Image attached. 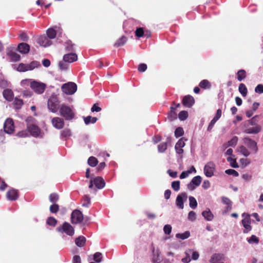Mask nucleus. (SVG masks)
Masks as SVG:
<instances>
[{
  "mask_svg": "<svg viewBox=\"0 0 263 263\" xmlns=\"http://www.w3.org/2000/svg\"><path fill=\"white\" fill-rule=\"evenodd\" d=\"M22 85H29L31 89L37 94H42L46 87V85L42 82H38L32 79L24 80L21 82Z\"/></svg>",
  "mask_w": 263,
  "mask_h": 263,
  "instance_id": "1",
  "label": "nucleus"
},
{
  "mask_svg": "<svg viewBox=\"0 0 263 263\" xmlns=\"http://www.w3.org/2000/svg\"><path fill=\"white\" fill-rule=\"evenodd\" d=\"M60 115L66 120H71L74 118L75 114L69 106L62 104L59 107Z\"/></svg>",
  "mask_w": 263,
  "mask_h": 263,
  "instance_id": "2",
  "label": "nucleus"
},
{
  "mask_svg": "<svg viewBox=\"0 0 263 263\" xmlns=\"http://www.w3.org/2000/svg\"><path fill=\"white\" fill-rule=\"evenodd\" d=\"M184 254L185 256L181 259V261L183 263H189L192 260H197L199 257L198 252L193 249H187Z\"/></svg>",
  "mask_w": 263,
  "mask_h": 263,
  "instance_id": "3",
  "label": "nucleus"
},
{
  "mask_svg": "<svg viewBox=\"0 0 263 263\" xmlns=\"http://www.w3.org/2000/svg\"><path fill=\"white\" fill-rule=\"evenodd\" d=\"M59 99L55 95H52L47 102V107L49 110L55 113L59 109Z\"/></svg>",
  "mask_w": 263,
  "mask_h": 263,
  "instance_id": "4",
  "label": "nucleus"
},
{
  "mask_svg": "<svg viewBox=\"0 0 263 263\" xmlns=\"http://www.w3.org/2000/svg\"><path fill=\"white\" fill-rule=\"evenodd\" d=\"M39 66H40V63L35 61L27 64L20 63L16 68V70L20 72H26L29 70H32Z\"/></svg>",
  "mask_w": 263,
  "mask_h": 263,
  "instance_id": "5",
  "label": "nucleus"
},
{
  "mask_svg": "<svg viewBox=\"0 0 263 263\" xmlns=\"http://www.w3.org/2000/svg\"><path fill=\"white\" fill-rule=\"evenodd\" d=\"M61 89L62 91L66 95H71L74 94L77 89V85L73 82H68L64 84Z\"/></svg>",
  "mask_w": 263,
  "mask_h": 263,
  "instance_id": "6",
  "label": "nucleus"
},
{
  "mask_svg": "<svg viewBox=\"0 0 263 263\" xmlns=\"http://www.w3.org/2000/svg\"><path fill=\"white\" fill-rule=\"evenodd\" d=\"M57 231L60 233H65L69 236H72L74 233V228L68 222H64L62 227L57 228Z\"/></svg>",
  "mask_w": 263,
  "mask_h": 263,
  "instance_id": "7",
  "label": "nucleus"
},
{
  "mask_svg": "<svg viewBox=\"0 0 263 263\" xmlns=\"http://www.w3.org/2000/svg\"><path fill=\"white\" fill-rule=\"evenodd\" d=\"M242 216L243 217V219L242 220L241 222L245 228L243 232L247 233L252 230L250 216L249 214L243 213Z\"/></svg>",
  "mask_w": 263,
  "mask_h": 263,
  "instance_id": "8",
  "label": "nucleus"
},
{
  "mask_svg": "<svg viewBox=\"0 0 263 263\" xmlns=\"http://www.w3.org/2000/svg\"><path fill=\"white\" fill-rule=\"evenodd\" d=\"M71 222L73 224H77L82 221L83 215L82 212L78 210L72 212L71 215Z\"/></svg>",
  "mask_w": 263,
  "mask_h": 263,
  "instance_id": "9",
  "label": "nucleus"
},
{
  "mask_svg": "<svg viewBox=\"0 0 263 263\" xmlns=\"http://www.w3.org/2000/svg\"><path fill=\"white\" fill-rule=\"evenodd\" d=\"M215 170V165L213 162H209L204 167V173L208 177H211L214 175Z\"/></svg>",
  "mask_w": 263,
  "mask_h": 263,
  "instance_id": "10",
  "label": "nucleus"
},
{
  "mask_svg": "<svg viewBox=\"0 0 263 263\" xmlns=\"http://www.w3.org/2000/svg\"><path fill=\"white\" fill-rule=\"evenodd\" d=\"M187 198V195L185 193H182L180 194H179L176 200V206L180 209H183L184 208V202L186 201Z\"/></svg>",
  "mask_w": 263,
  "mask_h": 263,
  "instance_id": "11",
  "label": "nucleus"
},
{
  "mask_svg": "<svg viewBox=\"0 0 263 263\" xmlns=\"http://www.w3.org/2000/svg\"><path fill=\"white\" fill-rule=\"evenodd\" d=\"M4 128L5 132L9 134H12L14 129L13 122L11 119H7L4 125Z\"/></svg>",
  "mask_w": 263,
  "mask_h": 263,
  "instance_id": "12",
  "label": "nucleus"
},
{
  "mask_svg": "<svg viewBox=\"0 0 263 263\" xmlns=\"http://www.w3.org/2000/svg\"><path fill=\"white\" fill-rule=\"evenodd\" d=\"M37 43L45 47H48L51 44V41L45 35L40 36L37 39Z\"/></svg>",
  "mask_w": 263,
  "mask_h": 263,
  "instance_id": "13",
  "label": "nucleus"
},
{
  "mask_svg": "<svg viewBox=\"0 0 263 263\" xmlns=\"http://www.w3.org/2000/svg\"><path fill=\"white\" fill-rule=\"evenodd\" d=\"M245 143L253 151L256 153L258 151L257 147V143L254 141L249 138H245L244 139Z\"/></svg>",
  "mask_w": 263,
  "mask_h": 263,
  "instance_id": "14",
  "label": "nucleus"
},
{
  "mask_svg": "<svg viewBox=\"0 0 263 263\" xmlns=\"http://www.w3.org/2000/svg\"><path fill=\"white\" fill-rule=\"evenodd\" d=\"M53 126L57 129H61L64 127V121L63 119L59 117H54L52 119Z\"/></svg>",
  "mask_w": 263,
  "mask_h": 263,
  "instance_id": "15",
  "label": "nucleus"
},
{
  "mask_svg": "<svg viewBox=\"0 0 263 263\" xmlns=\"http://www.w3.org/2000/svg\"><path fill=\"white\" fill-rule=\"evenodd\" d=\"M28 128L32 135L34 137H37L40 135L41 131L40 128L35 124H30L28 126Z\"/></svg>",
  "mask_w": 263,
  "mask_h": 263,
  "instance_id": "16",
  "label": "nucleus"
},
{
  "mask_svg": "<svg viewBox=\"0 0 263 263\" xmlns=\"http://www.w3.org/2000/svg\"><path fill=\"white\" fill-rule=\"evenodd\" d=\"M224 257L223 255L220 254H215L213 255L211 259V263H221L224 261Z\"/></svg>",
  "mask_w": 263,
  "mask_h": 263,
  "instance_id": "17",
  "label": "nucleus"
},
{
  "mask_svg": "<svg viewBox=\"0 0 263 263\" xmlns=\"http://www.w3.org/2000/svg\"><path fill=\"white\" fill-rule=\"evenodd\" d=\"M194 102L193 97L189 95L185 96L182 100L183 105L188 107H191L194 104Z\"/></svg>",
  "mask_w": 263,
  "mask_h": 263,
  "instance_id": "18",
  "label": "nucleus"
},
{
  "mask_svg": "<svg viewBox=\"0 0 263 263\" xmlns=\"http://www.w3.org/2000/svg\"><path fill=\"white\" fill-rule=\"evenodd\" d=\"M185 143L182 138H181L178 140L175 145V150L177 154H181L183 152L182 148L184 146Z\"/></svg>",
  "mask_w": 263,
  "mask_h": 263,
  "instance_id": "19",
  "label": "nucleus"
},
{
  "mask_svg": "<svg viewBox=\"0 0 263 263\" xmlns=\"http://www.w3.org/2000/svg\"><path fill=\"white\" fill-rule=\"evenodd\" d=\"M18 50L23 54L28 53L30 50V46L27 43H22L18 44Z\"/></svg>",
  "mask_w": 263,
  "mask_h": 263,
  "instance_id": "20",
  "label": "nucleus"
},
{
  "mask_svg": "<svg viewBox=\"0 0 263 263\" xmlns=\"http://www.w3.org/2000/svg\"><path fill=\"white\" fill-rule=\"evenodd\" d=\"M221 116V110L220 109H218L217 111L216 114L214 117V118L211 120V122L209 124V125L208 127V130H210L213 128V126L214 125L216 122L220 118Z\"/></svg>",
  "mask_w": 263,
  "mask_h": 263,
  "instance_id": "21",
  "label": "nucleus"
},
{
  "mask_svg": "<svg viewBox=\"0 0 263 263\" xmlns=\"http://www.w3.org/2000/svg\"><path fill=\"white\" fill-rule=\"evenodd\" d=\"M93 180L94 184L98 189H101L104 187L105 183L102 178L97 177L93 178Z\"/></svg>",
  "mask_w": 263,
  "mask_h": 263,
  "instance_id": "22",
  "label": "nucleus"
},
{
  "mask_svg": "<svg viewBox=\"0 0 263 263\" xmlns=\"http://www.w3.org/2000/svg\"><path fill=\"white\" fill-rule=\"evenodd\" d=\"M78 59L77 55L76 53H70L65 54L63 57L64 62L71 63L77 61Z\"/></svg>",
  "mask_w": 263,
  "mask_h": 263,
  "instance_id": "23",
  "label": "nucleus"
},
{
  "mask_svg": "<svg viewBox=\"0 0 263 263\" xmlns=\"http://www.w3.org/2000/svg\"><path fill=\"white\" fill-rule=\"evenodd\" d=\"M202 215L207 221H212L214 218V215L209 209H206L202 212Z\"/></svg>",
  "mask_w": 263,
  "mask_h": 263,
  "instance_id": "24",
  "label": "nucleus"
},
{
  "mask_svg": "<svg viewBox=\"0 0 263 263\" xmlns=\"http://www.w3.org/2000/svg\"><path fill=\"white\" fill-rule=\"evenodd\" d=\"M7 197L10 200H16L17 198V191L14 189L9 191L7 193Z\"/></svg>",
  "mask_w": 263,
  "mask_h": 263,
  "instance_id": "25",
  "label": "nucleus"
},
{
  "mask_svg": "<svg viewBox=\"0 0 263 263\" xmlns=\"http://www.w3.org/2000/svg\"><path fill=\"white\" fill-rule=\"evenodd\" d=\"M260 127L257 125L253 127H247L245 132L247 134H257L260 131Z\"/></svg>",
  "mask_w": 263,
  "mask_h": 263,
  "instance_id": "26",
  "label": "nucleus"
},
{
  "mask_svg": "<svg viewBox=\"0 0 263 263\" xmlns=\"http://www.w3.org/2000/svg\"><path fill=\"white\" fill-rule=\"evenodd\" d=\"M238 141V138L236 136L233 137L230 141H228L227 144H224L223 146L224 148L228 146H235Z\"/></svg>",
  "mask_w": 263,
  "mask_h": 263,
  "instance_id": "27",
  "label": "nucleus"
},
{
  "mask_svg": "<svg viewBox=\"0 0 263 263\" xmlns=\"http://www.w3.org/2000/svg\"><path fill=\"white\" fill-rule=\"evenodd\" d=\"M86 242V238L83 236H79L75 240L76 245L79 247L84 246Z\"/></svg>",
  "mask_w": 263,
  "mask_h": 263,
  "instance_id": "28",
  "label": "nucleus"
},
{
  "mask_svg": "<svg viewBox=\"0 0 263 263\" xmlns=\"http://www.w3.org/2000/svg\"><path fill=\"white\" fill-rule=\"evenodd\" d=\"M4 97L8 101H11L12 99L13 92L10 89H6L3 91Z\"/></svg>",
  "mask_w": 263,
  "mask_h": 263,
  "instance_id": "29",
  "label": "nucleus"
},
{
  "mask_svg": "<svg viewBox=\"0 0 263 263\" xmlns=\"http://www.w3.org/2000/svg\"><path fill=\"white\" fill-rule=\"evenodd\" d=\"M238 90L243 97H246L247 96L248 90L244 84L241 83L239 84Z\"/></svg>",
  "mask_w": 263,
  "mask_h": 263,
  "instance_id": "30",
  "label": "nucleus"
},
{
  "mask_svg": "<svg viewBox=\"0 0 263 263\" xmlns=\"http://www.w3.org/2000/svg\"><path fill=\"white\" fill-rule=\"evenodd\" d=\"M238 151L245 157H247L250 155L249 151L243 145L238 147Z\"/></svg>",
  "mask_w": 263,
  "mask_h": 263,
  "instance_id": "31",
  "label": "nucleus"
},
{
  "mask_svg": "<svg viewBox=\"0 0 263 263\" xmlns=\"http://www.w3.org/2000/svg\"><path fill=\"white\" fill-rule=\"evenodd\" d=\"M126 42V38L123 36L115 43L114 46L118 47L123 46Z\"/></svg>",
  "mask_w": 263,
  "mask_h": 263,
  "instance_id": "32",
  "label": "nucleus"
},
{
  "mask_svg": "<svg viewBox=\"0 0 263 263\" xmlns=\"http://www.w3.org/2000/svg\"><path fill=\"white\" fill-rule=\"evenodd\" d=\"M47 35L50 39H53L56 36V31L53 28H49L47 30Z\"/></svg>",
  "mask_w": 263,
  "mask_h": 263,
  "instance_id": "33",
  "label": "nucleus"
},
{
  "mask_svg": "<svg viewBox=\"0 0 263 263\" xmlns=\"http://www.w3.org/2000/svg\"><path fill=\"white\" fill-rule=\"evenodd\" d=\"M189 205L193 209H195L197 206L196 199L192 196L189 197Z\"/></svg>",
  "mask_w": 263,
  "mask_h": 263,
  "instance_id": "34",
  "label": "nucleus"
},
{
  "mask_svg": "<svg viewBox=\"0 0 263 263\" xmlns=\"http://www.w3.org/2000/svg\"><path fill=\"white\" fill-rule=\"evenodd\" d=\"M9 55L11 60L14 62H16L20 60V55L16 52H11Z\"/></svg>",
  "mask_w": 263,
  "mask_h": 263,
  "instance_id": "35",
  "label": "nucleus"
},
{
  "mask_svg": "<svg viewBox=\"0 0 263 263\" xmlns=\"http://www.w3.org/2000/svg\"><path fill=\"white\" fill-rule=\"evenodd\" d=\"M237 79L239 81H241L246 77V72L244 70H239L237 73Z\"/></svg>",
  "mask_w": 263,
  "mask_h": 263,
  "instance_id": "36",
  "label": "nucleus"
},
{
  "mask_svg": "<svg viewBox=\"0 0 263 263\" xmlns=\"http://www.w3.org/2000/svg\"><path fill=\"white\" fill-rule=\"evenodd\" d=\"M190 235V232L188 231H186L184 233H182V234H180V233L177 234L176 235V237L177 238H180V239L183 240V239L189 238Z\"/></svg>",
  "mask_w": 263,
  "mask_h": 263,
  "instance_id": "37",
  "label": "nucleus"
},
{
  "mask_svg": "<svg viewBox=\"0 0 263 263\" xmlns=\"http://www.w3.org/2000/svg\"><path fill=\"white\" fill-rule=\"evenodd\" d=\"M201 180L202 178L200 176H197L194 177L191 182L195 184L196 186H198L201 182Z\"/></svg>",
  "mask_w": 263,
  "mask_h": 263,
  "instance_id": "38",
  "label": "nucleus"
},
{
  "mask_svg": "<svg viewBox=\"0 0 263 263\" xmlns=\"http://www.w3.org/2000/svg\"><path fill=\"white\" fill-rule=\"evenodd\" d=\"M171 110L168 115V118L170 120H173L177 118V115L175 111V108L173 107H171Z\"/></svg>",
  "mask_w": 263,
  "mask_h": 263,
  "instance_id": "39",
  "label": "nucleus"
},
{
  "mask_svg": "<svg viewBox=\"0 0 263 263\" xmlns=\"http://www.w3.org/2000/svg\"><path fill=\"white\" fill-rule=\"evenodd\" d=\"M97 120L96 117H91V116H88L84 118V122L86 124H88L90 123H95Z\"/></svg>",
  "mask_w": 263,
  "mask_h": 263,
  "instance_id": "40",
  "label": "nucleus"
},
{
  "mask_svg": "<svg viewBox=\"0 0 263 263\" xmlns=\"http://www.w3.org/2000/svg\"><path fill=\"white\" fill-rule=\"evenodd\" d=\"M227 161L230 162L231 166L232 167L234 168H237L238 167V165L237 164L236 160L232 157H228L227 158Z\"/></svg>",
  "mask_w": 263,
  "mask_h": 263,
  "instance_id": "41",
  "label": "nucleus"
},
{
  "mask_svg": "<svg viewBox=\"0 0 263 263\" xmlns=\"http://www.w3.org/2000/svg\"><path fill=\"white\" fill-rule=\"evenodd\" d=\"M90 203V198L87 195L84 196L83 198L82 206L88 207Z\"/></svg>",
  "mask_w": 263,
  "mask_h": 263,
  "instance_id": "42",
  "label": "nucleus"
},
{
  "mask_svg": "<svg viewBox=\"0 0 263 263\" xmlns=\"http://www.w3.org/2000/svg\"><path fill=\"white\" fill-rule=\"evenodd\" d=\"M88 163L91 166L94 167L98 163L97 159L94 157H90L88 160Z\"/></svg>",
  "mask_w": 263,
  "mask_h": 263,
  "instance_id": "43",
  "label": "nucleus"
},
{
  "mask_svg": "<svg viewBox=\"0 0 263 263\" xmlns=\"http://www.w3.org/2000/svg\"><path fill=\"white\" fill-rule=\"evenodd\" d=\"M187 117L188 113L186 111H181L179 112L178 115V118L181 121L185 120L187 118Z\"/></svg>",
  "mask_w": 263,
  "mask_h": 263,
  "instance_id": "44",
  "label": "nucleus"
},
{
  "mask_svg": "<svg viewBox=\"0 0 263 263\" xmlns=\"http://www.w3.org/2000/svg\"><path fill=\"white\" fill-rule=\"evenodd\" d=\"M59 200V196L58 194L53 193L51 194L49 196V200L51 202L55 203Z\"/></svg>",
  "mask_w": 263,
  "mask_h": 263,
  "instance_id": "45",
  "label": "nucleus"
},
{
  "mask_svg": "<svg viewBox=\"0 0 263 263\" xmlns=\"http://www.w3.org/2000/svg\"><path fill=\"white\" fill-rule=\"evenodd\" d=\"M23 101L17 98H15L13 102L16 109H20L23 105Z\"/></svg>",
  "mask_w": 263,
  "mask_h": 263,
  "instance_id": "46",
  "label": "nucleus"
},
{
  "mask_svg": "<svg viewBox=\"0 0 263 263\" xmlns=\"http://www.w3.org/2000/svg\"><path fill=\"white\" fill-rule=\"evenodd\" d=\"M248 242L250 244H257L259 242V239L255 235H253L249 239H248Z\"/></svg>",
  "mask_w": 263,
  "mask_h": 263,
  "instance_id": "47",
  "label": "nucleus"
},
{
  "mask_svg": "<svg viewBox=\"0 0 263 263\" xmlns=\"http://www.w3.org/2000/svg\"><path fill=\"white\" fill-rule=\"evenodd\" d=\"M158 151L160 153L164 152L167 148V143L163 142L158 146Z\"/></svg>",
  "mask_w": 263,
  "mask_h": 263,
  "instance_id": "48",
  "label": "nucleus"
},
{
  "mask_svg": "<svg viewBox=\"0 0 263 263\" xmlns=\"http://www.w3.org/2000/svg\"><path fill=\"white\" fill-rule=\"evenodd\" d=\"M172 187L175 191H178L180 189V181H175L172 183Z\"/></svg>",
  "mask_w": 263,
  "mask_h": 263,
  "instance_id": "49",
  "label": "nucleus"
},
{
  "mask_svg": "<svg viewBox=\"0 0 263 263\" xmlns=\"http://www.w3.org/2000/svg\"><path fill=\"white\" fill-rule=\"evenodd\" d=\"M93 259L98 263L102 261V254L100 252L96 253L93 255Z\"/></svg>",
  "mask_w": 263,
  "mask_h": 263,
  "instance_id": "50",
  "label": "nucleus"
},
{
  "mask_svg": "<svg viewBox=\"0 0 263 263\" xmlns=\"http://www.w3.org/2000/svg\"><path fill=\"white\" fill-rule=\"evenodd\" d=\"M199 86L200 87H201L202 88H206L207 87H210V82L206 80H202L200 82V83L199 84Z\"/></svg>",
  "mask_w": 263,
  "mask_h": 263,
  "instance_id": "51",
  "label": "nucleus"
},
{
  "mask_svg": "<svg viewBox=\"0 0 263 263\" xmlns=\"http://www.w3.org/2000/svg\"><path fill=\"white\" fill-rule=\"evenodd\" d=\"M50 211L52 213H57L59 210V206L58 204L53 203L50 206Z\"/></svg>",
  "mask_w": 263,
  "mask_h": 263,
  "instance_id": "52",
  "label": "nucleus"
},
{
  "mask_svg": "<svg viewBox=\"0 0 263 263\" xmlns=\"http://www.w3.org/2000/svg\"><path fill=\"white\" fill-rule=\"evenodd\" d=\"M183 134V130L182 127H178L176 128L175 132V136L178 138L181 136Z\"/></svg>",
  "mask_w": 263,
  "mask_h": 263,
  "instance_id": "53",
  "label": "nucleus"
},
{
  "mask_svg": "<svg viewBox=\"0 0 263 263\" xmlns=\"http://www.w3.org/2000/svg\"><path fill=\"white\" fill-rule=\"evenodd\" d=\"M163 231L165 234L169 235L172 232V227L170 224H166L163 227Z\"/></svg>",
  "mask_w": 263,
  "mask_h": 263,
  "instance_id": "54",
  "label": "nucleus"
},
{
  "mask_svg": "<svg viewBox=\"0 0 263 263\" xmlns=\"http://www.w3.org/2000/svg\"><path fill=\"white\" fill-rule=\"evenodd\" d=\"M225 173L227 174L232 175L234 176H238V175H239L237 171H236L235 170H233V169L227 170H226Z\"/></svg>",
  "mask_w": 263,
  "mask_h": 263,
  "instance_id": "55",
  "label": "nucleus"
},
{
  "mask_svg": "<svg viewBox=\"0 0 263 263\" xmlns=\"http://www.w3.org/2000/svg\"><path fill=\"white\" fill-rule=\"evenodd\" d=\"M196 218V213L194 211H191L188 214V219L191 221L195 220Z\"/></svg>",
  "mask_w": 263,
  "mask_h": 263,
  "instance_id": "56",
  "label": "nucleus"
},
{
  "mask_svg": "<svg viewBox=\"0 0 263 263\" xmlns=\"http://www.w3.org/2000/svg\"><path fill=\"white\" fill-rule=\"evenodd\" d=\"M61 135L63 137L67 138L71 135L70 130L68 129H65L61 132Z\"/></svg>",
  "mask_w": 263,
  "mask_h": 263,
  "instance_id": "57",
  "label": "nucleus"
},
{
  "mask_svg": "<svg viewBox=\"0 0 263 263\" xmlns=\"http://www.w3.org/2000/svg\"><path fill=\"white\" fill-rule=\"evenodd\" d=\"M48 224L52 226H54L57 223V220L53 217H49L47 220Z\"/></svg>",
  "mask_w": 263,
  "mask_h": 263,
  "instance_id": "58",
  "label": "nucleus"
},
{
  "mask_svg": "<svg viewBox=\"0 0 263 263\" xmlns=\"http://www.w3.org/2000/svg\"><path fill=\"white\" fill-rule=\"evenodd\" d=\"M19 36L23 41L27 42L29 40V36L25 32H22L20 34Z\"/></svg>",
  "mask_w": 263,
  "mask_h": 263,
  "instance_id": "59",
  "label": "nucleus"
},
{
  "mask_svg": "<svg viewBox=\"0 0 263 263\" xmlns=\"http://www.w3.org/2000/svg\"><path fill=\"white\" fill-rule=\"evenodd\" d=\"M255 91L256 93H263V85L258 84L255 88Z\"/></svg>",
  "mask_w": 263,
  "mask_h": 263,
  "instance_id": "60",
  "label": "nucleus"
},
{
  "mask_svg": "<svg viewBox=\"0 0 263 263\" xmlns=\"http://www.w3.org/2000/svg\"><path fill=\"white\" fill-rule=\"evenodd\" d=\"M144 31L142 28H138L136 30V35L137 36L140 37L143 35Z\"/></svg>",
  "mask_w": 263,
  "mask_h": 263,
  "instance_id": "61",
  "label": "nucleus"
},
{
  "mask_svg": "<svg viewBox=\"0 0 263 263\" xmlns=\"http://www.w3.org/2000/svg\"><path fill=\"white\" fill-rule=\"evenodd\" d=\"M59 65L60 69L63 70L67 69L68 67V65L67 64L65 63V62H60L59 63Z\"/></svg>",
  "mask_w": 263,
  "mask_h": 263,
  "instance_id": "62",
  "label": "nucleus"
},
{
  "mask_svg": "<svg viewBox=\"0 0 263 263\" xmlns=\"http://www.w3.org/2000/svg\"><path fill=\"white\" fill-rule=\"evenodd\" d=\"M190 171H183L180 174L179 177L180 179H184V178L187 177L190 175Z\"/></svg>",
  "mask_w": 263,
  "mask_h": 263,
  "instance_id": "63",
  "label": "nucleus"
},
{
  "mask_svg": "<svg viewBox=\"0 0 263 263\" xmlns=\"http://www.w3.org/2000/svg\"><path fill=\"white\" fill-rule=\"evenodd\" d=\"M222 201L224 204L228 205H232V202L230 199L226 197H222Z\"/></svg>",
  "mask_w": 263,
  "mask_h": 263,
  "instance_id": "64",
  "label": "nucleus"
}]
</instances>
